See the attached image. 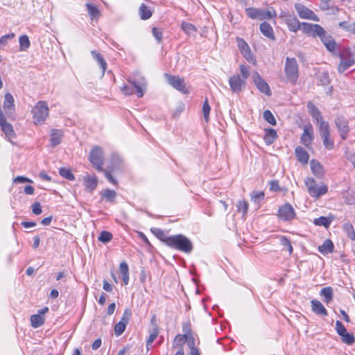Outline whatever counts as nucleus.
<instances>
[{"instance_id":"f257e3e1","label":"nucleus","mask_w":355,"mask_h":355,"mask_svg":"<svg viewBox=\"0 0 355 355\" xmlns=\"http://www.w3.org/2000/svg\"><path fill=\"white\" fill-rule=\"evenodd\" d=\"M128 80L130 85H124L121 87V92L125 95H130L135 93L139 98L142 97L146 88V81L145 78L144 77L138 80L130 78Z\"/></svg>"},{"instance_id":"f03ea898","label":"nucleus","mask_w":355,"mask_h":355,"mask_svg":"<svg viewBox=\"0 0 355 355\" xmlns=\"http://www.w3.org/2000/svg\"><path fill=\"white\" fill-rule=\"evenodd\" d=\"M167 245L187 253H189L193 249L191 242L182 234L170 236L167 241Z\"/></svg>"},{"instance_id":"7ed1b4c3","label":"nucleus","mask_w":355,"mask_h":355,"mask_svg":"<svg viewBox=\"0 0 355 355\" xmlns=\"http://www.w3.org/2000/svg\"><path fill=\"white\" fill-rule=\"evenodd\" d=\"M31 113L35 124H43L49 114V109L46 102L38 101L32 108Z\"/></svg>"},{"instance_id":"20e7f679","label":"nucleus","mask_w":355,"mask_h":355,"mask_svg":"<svg viewBox=\"0 0 355 355\" xmlns=\"http://www.w3.org/2000/svg\"><path fill=\"white\" fill-rule=\"evenodd\" d=\"M284 71L288 81L292 84L296 83L299 77V69L295 58H286Z\"/></svg>"},{"instance_id":"39448f33","label":"nucleus","mask_w":355,"mask_h":355,"mask_svg":"<svg viewBox=\"0 0 355 355\" xmlns=\"http://www.w3.org/2000/svg\"><path fill=\"white\" fill-rule=\"evenodd\" d=\"M247 15L253 19H270L272 17H276V11L271 8L268 10H264L255 8H248L245 9Z\"/></svg>"},{"instance_id":"423d86ee","label":"nucleus","mask_w":355,"mask_h":355,"mask_svg":"<svg viewBox=\"0 0 355 355\" xmlns=\"http://www.w3.org/2000/svg\"><path fill=\"white\" fill-rule=\"evenodd\" d=\"M305 184L308 189L309 193L315 198H319L320 196L327 192V187L324 184L318 187L314 179L308 178L305 180Z\"/></svg>"},{"instance_id":"0eeeda50","label":"nucleus","mask_w":355,"mask_h":355,"mask_svg":"<svg viewBox=\"0 0 355 355\" xmlns=\"http://www.w3.org/2000/svg\"><path fill=\"white\" fill-rule=\"evenodd\" d=\"M164 76L166 78L167 83L177 90L181 92L183 94H188L189 89L186 85L184 80L179 76H171L168 73H165Z\"/></svg>"},{"instance_id":"6e6552de","label":"nucleus","mask_w":355,"mask_h":355,"mask_svg":"<svg viewBox=\"0 0 355 355\" xmlns=\"http://www.w3.org/2000/svg\"><path fill=\"white\" fill-rule=\"evenodd\" d=\"M340 63L338 65L339 73H343L355 63L354 55L349 51H344L340 55Z\"/></svg>"},{"instance_id":"1a4fd4ad","label":"nucleus","mask_w":355,"mask_h":355,"mask_svg":"<svg viewBox=\"0 0 355 355\" xmlns=\"http://www.w3.org/2000/svg\"><path fill=\"white\" fill-rule=\"evenodd\" d=\"M89 160L96 170L102 171L103 154L100 147L96 146L92 150L89 154Z\"/></svg>"},{"instance_id":"9d476101","label":"nucleus","mask_w":355,"mask_h":355,"mask_svg":"<svg viewBox=\"0 0 355 355\" xmlns=\"http://www.w3.org/2000/svg\"><path fill=\"white\" fill-rule=\"evenodd\" d=\"M295 8L300 18L319 21V17L311 9L306 7L304 5L297 3L295 4Z\"/></svg>"},{"instance_id":"9b49d317","label":"nucleus","mask_w":355,"mask_h":355,"mask_svg":"<svg viewBox=\"0 0 355 355\" xmlns=\"http://www.w3.org/2000/svg\"><path fill=\"white\" fill-rule=\"evenodd\" d=\"M300 30L308 36L313 37L324 33V28L319 24H313L306 22L302 23Z\"/></svg>"},{"instance_id":"f8f14e48","label":"nucleus","mask_w":355,"mask_h":355,"mask_svg":"<svg viewBox=\"0 0 355 355\" xmlns=\"http://www.w3.org/2000/svg\"><path fill=\"white\" fill-rule=\"evenodd\" d=\"M319 132L324 147L328 150H332L334 148V142L330 139L329 123H322V127L319 128Z\"/></svg>"},{"instance_id":"ddd939ff","label":"nucleus","mask_w":355,"mask_h":355,"mask_svg":"<svg viewBox=\"0 0 355 355\" xmlns=\"http://www.w3.org/2000/svg\"><path fill=\"white\" fill-rule=\"evenodd\" d=\"M229 84L233 93H239L245 88L246 81L242 79L239 74H235L230 77Z\"/></svg>"},{"instance_id":"4468645a","label":"nucleus","mask_w":355,"mask_h":355,"mask_svg":"<svg viewBox=\"0 0 355 355\" xmlns=\"http://www.w3.org/2000/svg\"><path fill=\"white\" fill-rule=\"evenodd\" d=\"M253 82L257 89L262 93H264L267 96L271 95V91L267 83L261 77L259 73L254 71L252 73Z\"/></svg>"},{"instance_id":"2eb2a0df","label":"nucleus","mask_w":355,"mask_h":355,"mask_svg":"<svg viewBox=\"0 0 355 355\" xmlns=\"http://www.w3.org/2000/svg\"><path fill=\"white\" fill-rule=\"evenodd\" d=\"M238 47L243 55V56L249 62L252 64H255V59L251 53L250 49L248 44L241 38H237Z\"/></svg>"},{"instance_id":"dca6fc26","label":"nucleus","mask_w":355,"mask_h":355,"mask_svg":"<svg viewBox=\"0 0 355 355\" xmlns=\"http://www.w3.org/2000/svg\"><path fill=\"white\" fill-rule=\"evenodd\" d=\"M335 123L336 127L339 131L340 135L343 139H345L347 138V135L349 131V128L348 125V121L346 119L342 116H339L336 118Z\"/></svg>"},{"instance_id":"f3484780","label":"nucleus","mask_w":355,"mask_h":355,"mask_svg":"<svg viewBox=\"0 0 355 355\" xmlns=\"http://www.w3.org/2000/svg\"><path fill=\"white\" fill-rule=\"evenodd\" d=\"M313 139V130L311 125H304L303 134L301 136V142L307 148L311 145Z\"/></svg>"},{"instance_id":"a211bd4d","label":"nucleus","mask_w":355,"mask_h":355,"mask_svg":"<svg viewBox=\"0 0 355 355\" xmlns=\"http://www.w3.org/2000/svg\"><path fill=\"white\" fill-rule=\"evenodd\" d=\"M295 211L289 204H286L279 209V217L283 220H288L295 217Z\"/></svg>"},{"instance_id":"6ab92c4d","label":"nucleus","mask_w":355,"mask_h":355,"mask_svg":"<svg viewBox=\"0 0 355 355\" xmlns=\"http://www.w3.org/2000/svg\"><path fill=\"white\" fill-rule=\"evenodd\" d=\"M323 32L322 34L318 35V37L320 38L325 47L332 52L335 50L336 44L332 37L324 29Z\"/></svg>"},{"instance_id":"aec40b11","label":"nucleus","mask_w":355,"mask_h":355,"mask_svg":"<svg viewBox=\"0 0 355 355\" xmlns=\"http://www.w3.org/2000/svg\"><path fill=\"white\" fill-rule=\"evenodd\" d=\"M307 107L313 118L316 120L319 128L322 127V123H328L323 120L320 112L312 103H309Z\"/></svg>"},{"instance_id":"412c9836","label":"nucleus","mask_w":355,"mask_h":355,"mask_svg":"<svg viewBox=\"0 0 355 355\" xmlns=\"http://www.w3.org/2000/svg\"><path fill=\"white\" fill-rule=\"evenodd\" d=\"M310 167L312 173L318 178H322L324 174V171L322 164L315 159L310 162Z\"/></svg>"},{"instance_id":"4be33fe9","label":"nucleus","mask_w":355,"mask_h":355,"mask_svg":"<svg viewBox=\"0 0 355 355\" xmlns=\"http://www.w3.org/2000/svg\"><path fill=\"white\" fill-rule=\"evenodd\" d=\"M311 309L313 313L318 315H327V311L323 304L318 300H312L311 301Z\"/></svg>"},{"instance_id":"5701e85b","label":"nucleus","mask_w":355,"mask_h":355,"mask_svg":"<svg viewBox=\"0 0 355 355\" xmlns=\"http://www.w3.org/2000/svg\"><path fill=\"white\" fill-rule=\"evenodd\" d=\"M297 160L303 164L308 163L309 159V153L301 146H297L295 150Z\"/></svg>"},{"instance_id":"b1692460","label":"nucleus","mask_w":355,"mask_h":355,"mask_svg":"<svg viewBox=\"0 0 355 355\" xmlns=\"http://www.w3.org/2000/svg\"><path fill=\"white\" fill-rule=\"evenodd\" d=\"M84 184L86 187V189L89 192L92 191L96 189L97 186V178L96 176L91 177L88 175L83 177Z\"/></svg>"},{"instance_id":"393cba45","label":"nucleus","mask_w":355,"mask_h":355,"mask_svg":"<svg viewBox=\"0 0 355 355\" xmlns=\"http://www.w3.org/2000/svg\"><path fill=\"white\" fill-rule=\"evenodd\" d=\"M286 24L288 27V29L293 32H297L300 29L302 23L295 17L289 16L286 19Z\"/></svg>"},{"instance_id":"a878e982","label":"nucleus","mask_w":355,"mask_h":355,"mask_svg":"<svg viewBox=\"0 0 355 355\" xmlns=\"http://www.w3.org/2000/svg\"><path fill=\"white\" fill-rule=\"evenodd\" d=\"M50 135L51 145L55 146L61 142L63 132L61 130L53 129Z\"/></svg>"},{"instance_id":"bb28decb","label":"nucleus","mask_w":355,"mask_h":355,"mask_svg":"<svg viewBox=\"0 0 355 355\" xmlns=\"http://www.w3.org/2000/svg\"><path fill=\"white\" fill-rule=\"evenodd\" d=\"M260 31L263 35L271 40H275V35L272 26L267 22L260 24Z\"/></svg>"},{"instance_id":"cd10ccee","label":"nucleus","mask_w":355,"mask_h":355,"mask_svg":"<svg viewBox=\"0 0 355 355\" xmlns=\"http://www.w3.org/2000/svg\"><path fill=\"white\" fill-rule=\"evenodd\" d=\"M3 108L6 112L12 111L15 108L14 98L10 93H7L5 95Z\"/></svg>"},{"instance_id":"c85d7f7f","label":"nucleus","mask_w":355,"mask_h":355,"mask_svg":"<svg viewBox=\"0 0 355 355\" xmlns=\"http://www.w3.org/2000/svg\"><path fill=\"white\" fill-rule=\"evenodd\" d=\"M187 341V336L182 334H178L173 342V347L178 348V350L183 351V346Z\"/></svg>"},{"instance_id":"c756f323","label":"nucleus","mask_w":355,"mask_h":355,"mask_svg":"<svg viewBox=\"0 0 355 355\" xmlns=\"http://www.w3.org/2000/svg\"><path fill=\"white\" fill-rule=\"evenodd\" d=\"M91 53H92L94 59H95L99 64L100 67L102 69L103 76L105 73V71L107 69V63H106L105 60H104L102 55L100 54L99 53L96 52V51H92Z\"/></svg>"},{"instance_id":"7c9ffc66","label":"nucleus","mask_w":355,"mask_h":355,"mask_svg":"<svg viewBox=\"0 0 355 355\" xmlns=\"http://www.w3.org/2000/svg\"><path fill=\"white\" fill-rule=\"evenodd\" d=\"M334 250V244L329 239L324 241L322 245L318 246V250L323 254L332 252Z\"/></svg>"},{"instance_id":"2f4dec72","label":"nucleus","mask_w":355,"mask_h":355,"mask_svg":"<svg viewBox=\"0 0 355 355\" xmlns=\"http://www.w3.org/2000/svg\"><path fill=\"white\" fill-rule=\"evenodd\" d=\"M119 271L122 276L123 283L127 285L129 281V269L128 266L125 262L120 263Z\"/></svg>"},{"instance_id":"473e14b6","label":"nucleus","mask_w":355,"mask_h":355,"mask_svg":"<svg viewBox=\"0 0 355 355\" xmlns=\"http://www.w3.org/2000/svg\"><path fill=\"white\" fill-rule=\"evenodd\" d=\"M277 137V132L272 128L266 130V135L264 136V141L267 145L272 144Z\"/></svg>"},{"instance_id":"72a5a7b5","label":"nucleus","mask_w":355,"mask_h":355,"mask_svg":"<svg viewBox=\"0 0 355 355\" xmlns=\"http://www.w3.org/2000/svg\"><path fill=\"white\" fill-rule=\"evenodd\" d=\"M2 131L4 132L6 136L8 138L9 140L14 136L15 132L12 128V126L10 123H8L7 121L3 122V123L0 124Z\"/></svg>"},{"instance_id":"f704fd0d","label":"nucleus","mask_w":355,"mask_h":355,"mask_svg":"<svg viewBox=\"0 0 355 355\" xmlns=\"http://www.w3.org/2000/svg\"><path fill=\"white\" fill-rule=\"evenodd\" d=\"M320 295L324 297V302L329 304L333 299V289L331 287H325L320 291Z\"/></svg>"},{"instance_id":"c9c22d12","label":"nucleus","mask_w":355,"mask_h":355,"mask_svg":"<svg viewBox=\"0 0 355 355\" xmlns=\"http://www.w3.org/2000/svg\"><path fill=\"white\" fill-rule=\"evenodd\" d=\"M139 13L142 19H148L152 16V12L144 3H142L139 8Z\"/></svg>"},{"instance_id":"e433bc0d","label":"nucleus","mask_w":355,"mask_h":355,"mask_svg":"<svg viewBox=\"0 0 355 355\" xmlns=\"http://www.w3.org/2000/svg\"><path fill=\"white\" fill-rule=\"evenodd\" d=\"M44 318L40 314H35L31 317V325L34 328L40 327L44 324Z\"/></svg>"},{"instance_id":"4c0bfd02","label":"nucleus","mask_w":355,"mask_h":355,"mask_svg":"<svg viewBox=\"0 0 355 355\" xmlns=\"http://www.w3.org/2000/svg\"><path fill=\"white\" fill-rule=\"evenodd\" d=\"M332 221L331 217H324L321 216L318 218L314 219V224L319 226H324L325 227H329L330 223Z\"/></svg>"},{"instance_id":"58836bf2","label":"nucleus","mask_w":355,"mask_h":355,"mask_svg":"<svg viewBox=\"0 0 355 355\" xmlns=\"http://www.w3.org/2000/svg\"><path fill=\"white\" fill-rule=\"evenodd\" d=\"M151 232L162 241H163L166 245H167L168 239L170 236H166V234L160 229L158 228H152Z\"/></svg>"},{"instance_id":"ea45409f","label":"nucleus","mask_w":355,"mask_h":355,"mask_svg":"<svg viewBox=\"0 0 355 355\" xmlns=\"http://www.w3.org/2000/svg\"><path fill=\"white\" fill-rule=\"evenodd\" d=\"M343 229L347 234V236L352 241H355V232L353 225L349 223H347L344 224Z\"/></svg>"},{"instance_id":"a19ab883","label":"nucleus","mask_w":355,"mask_h":355,"mask_svg":"<svg viewBox=\"0 0 355 355\" xmlns=\"http://www.w3.org/2000/svg\"><path fill=\"white\" fill-rule=\"evenodd\" d=\"M20 51H26L30 46V40L27 35H22L19 37Z\"/></svg>"},{"instance_id":"79ce46f5","label":"nucleus","mask_w":355,"mask_h":355,"mask_svg":"<svg viewBox=\"0 0 355 355\" xmlns=\"http://www.w3.org/2000/svg\"><path fill=\"white\" fill-rule=\"evenodd\" d=\"M86 6L87 8L88 13L92 18H96L99 16L100 12L96 6L91 3H87Z\"/></svg>"},{"instance_id":"37998d69","label":"nucleus","mask_w":355,"mask_h":355,"mask_svg":"<svg viewBox=\"0 0 355 355\" xmlns=\"http://www.w3.org/2000/svg\"><path fill=\"white\" fill-rule=\"evenodd\" d=\"M181 26L182 30L188 35L197 31V28L193 24L188 22H182Z\"/></svg>"},{"instance_id":"c03bdc74","label":"nucleus","mask_w":355,"mask_h":355,"mask_svg":"<svg viewBox=\"0 0 355 355\" xmlns=\"http://www.w3.org/2000/svg\"><path fill=\"white\" fill-rule=\"evenodd\" d=\"M159 334L158 329L155 327L152 332L150 334L146 342V347L147 350H149V346L153 343V341L156 339Z\"/></svg>"},{"instance_id":"a18cd8bd","label":"nucleus","mask_w":355,"mask_h":355,"mask_svg":"<svg viewBox=\"0 0 355 355\" xmlns=\"http://www.w3.org/2000/svg\"><path fill=\"white\" fill-rule=\"evenodd\" d=\"M59 173L62 177L65 178L69 180H74V175L71 173L70 169L67 168H60L59 170Z\"/></svg>"},{"instance_id":"49530a36","label":"nucleus","mask_w":355,"mask_h":355,"mask_svg":"<svg viewBox=\"0 0 355 355\" xmlns=\"http://www.w3.org/2000/svg\"><path fill=\"white\" fill-rule=\"evenodd\" d=\"M342 337V341L347 345H352L355 342V338L353 334H349L347 331H346L345 334H343V336H340Z\"/></svg>"},{"instance_id":"de8ad7c7","label":"nucleus","mask_w":355,"mask_h":355,"mask_svg":"<svg viewBox=\"0 0 355 355\" xmlns=\"http://www.w3.org/2000/svg\"><path fill=\"white\" fill-rule=\"evenodd\" d=\"M239 70L241 78L246 81L248 77L250 76L249 67L245 65L241 64L239 66Z\"/></svg>"},{"instance_id":"09e8293b","label":"nucleus","mask_w":355,"mask_h":355,"mask_svg":"<svg viewBox=\"0 0 355 355\" xmlns=\"http://www.w3.org/2000/svg\"><path fill=\"white\" fill-rule=\"evenodd\" d=\"M263 118L264 119L268 122L270 124L275 125L276 124V120L272 114V112L269 110H266L263 112Z\"/></svg>"},{"instance_id":"8fccbe9b","label":"nucleus","mask_w":355,"mask_h":355,"mask_svg":"<svg viewBox=\"0 0 355 355\" xmlns=\"http://www.w3.org/2000/svg\"><path fill=\"white\" fill-rule=\"evenodd\" d=\"M116 192L114 191L110 190V189H105L104 192L103 193V196L110 202L114 201V198H116Z\"/></svg>"},{"instance_id":"3c124183","label":"nucleus","mask_w":355,"mask_h":355,"mask_svg":"<svg viewBox=\"0 0 355 355\" xmlns=\"http://www.w3.org/2000/svg\"><path fill=\"white\" fill-rule=\"evenodd\" d=\"M126 324L123 322L119 321L114 327L115 334L116 336L121 335L125 329Z\"/></svg>"},{"instance_id":"603ef678","label":"nucleus","mask_w":355,"mask_h":355,"mask_svg":"<svg viewBox=\"0 0 355 355\" xmlns=\"http://www.w3.org/2000/svg\"><path fill=\"white\" fill-rule=\"evenodd\" d=\"M112 238V234L107 231H103L98 236V240L103 243L109 242Z\"/></svg>"},{"instance_id":"864d4df0","label":"nucleus","mask_w":355,"mask_h":355,"mask_svg":"<svg viewBox=\"0 0 355 355\" xmlns=\"http://www.w3.org/2000/svg\"><path fill=\"white\" fill-rule=\"evenodd\" d=\"M210 106L208 103L207 99H206L203 103L202 106V113H203V117L206 121H208L209 120V116L210 112Z\"/></svg>"},{"instance_id":"5fc2aeb1","label":"nucleus","mask_w":355,"mask_h":355,"mask_svg":"<svg viewBox=\"0 0 355 355\" xmlns=\"http://www.w3.org/2000/svg\"><path fill=\"white\" fill-rule=\"evenodd\" d=\"M236 207L239 211H243V214H245L248 210V203L244 200L239 201Z\"/></svg>"},{"instance_id":"6e6d98bb","label":"nucleus","mask_w":355,"mask_h":355,"mask_svg":"<svg viewBox=\"0 0 355 355\" xmlns=\"http://www.w3.org/2000/svg\"><path fill=\"white\" fill-rule=\"evenodd\" d=\"M15 36V33H10L6 35L2 36L0 38V46L6 45L10 40H12Z\"/></svg>"},{"instance_id":"4d7b16f0","label":"nucleus","mask_w":355,"mask_h":355,"mask_svg":"<svg viewBox=\"0 0 355 355\" xmlns=\"http://www.w3.org/2000/svg\"><path fill=\"white\" fill-rule=\"evenodd\" d=\"M280 242L284 247L287 248L290 254L293 252V247L291 245L290 241L287 238L282 237L280 240Z\"/></svg>"},{"instance_id":"13d9d810","label":"nucleus","mask_w":355,"mask_h":355,"mask_svg":"<svg viewBox=\"0 0 355 355\" xmlns=\"http://www.w3.org/2000/svg\"><path fill=\"white\" fill-rule=\"evenodd\" d=\"M336 329L337 333L340 336H343V334H345L346 331H347V329H345L344 325L342 324V322L338 320L336 321Z\"/></svg>"},{"instance_id":"bf43d9fd","label":"nucleus","mask_w":355,"mask_h":355,"mask_svg":"<svg viewBox=\"0 0 355 355\" xmlns=\"http://www.w3.org/2000/svg\"><path fill=\"white\" fill-rule=\"evenodd\" d=\"M32 211L35 215H40L42 212L40 203L35 202L32 205Z\"/></svg>"},{"instance_id":"052dcab7","label":"nucleus","mask_w":355,"mask_h":355,"mask_svg":"<svg viewBox=\"0 0 355 355\" xmlns=\"http://www.w3.org/2000/svg\"><path fill=\"white\" fill-rule=\"evenodd\" d=\"M131 315L132 313L130 310L128 309H125L120 321L123 322L125 324H128L130 319Z\"/></svg>"},{"instance_id":"680f3d73","label":"nucleus","mask_w":355,"mask_h":355,"mask_svg":"<svg viewBox=\"0 0 355 355\" xmlns=\"http://www.w3.org/2000/svg\"><path fill=\"white\" fill-rule=\"evenodd\" d=\"M182 331L184 332V336H187V335L191 336L192 334V330L191 328V324L188 322L184 323L182 325Z\"/></svg>"},{"instance_id":"e2e57ef3","label":"nucleus","mask_w":355,"mask_h":355,"mask_svg":"<svg viewBox=\"0 0 355 355\" xmlns=\"http://www.w3.org/2000/svg\"><path fill=\"white\" fill-rule=\"evenodd\" d=\"M13 182H15V183H25V182L32 183L33 181L31 179L24 177V176H17L13 180Z\"/></svg>"},{"instance_id":"0e129e2a","label":"nucleus","mask_w":355,"mask_h":355,"mask_svg":"<svg viewBox=\"0 0 355 355\" xmlns=\"http://www.w3.org/2000/svg\"><path fill=\"white\" fill-rule=\"evenodd\" d=\"M152 32H153V36L155 37L157 41L158 42H161L162 37V32L155 27L153 28Z\"/></svg>"},{"instance_id":"69168bd1","label":"nucleus","mask_w":355,"mask_h":355,"mask_svg":"<svg viewBox=\"0 0 355 355\" xmlns=\"http://www.w3.org/2000/svg\"><path fill=\"white\" fill-rule=\"evenodd\" d=\"M186 343H187L190 349H191L193 348H196L195 347V339H194V337L193 335H191V336L187 335Z\"/></svg>"},{"instance_id":"338daca9","label":"nucleus","mask_w":355,"mask_h":355,"mask_svg":"<svg viewBox=\"0 0 355 355\" xmlns=\"http://www.w3.org/2000/svg\"><path fill=\"white\" fill-rule=\"evenodd\" d=\"M251 197H252V199L254 200V201H256L257 200H260L264 198V193L262 191H261V192L254 191V192H252Z\"/></svg>"},{"instance_id":"774afa93","label":"nucleus","mask_w":355,"mask_h":355,"mask_svg":"<svg viewBox=\"0 0 355 355\" xmlns=\"http://www.w3.org/2000/svg\"><path fill=\"white\" fill-rule=\"evenodd\" d=\"M346 157L348 161H349L355 168V154L351 152L346 153Z\"/></svg>"}]
</instances>
